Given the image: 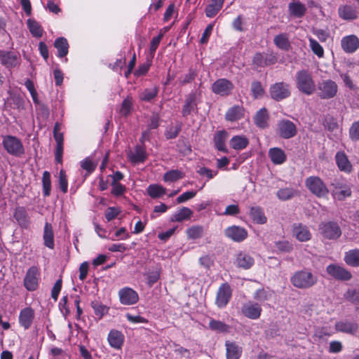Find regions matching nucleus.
Masks as SVG:
<instances>
[{"label":"nucleus","mask_w":359,"mask_h":359,"mask_svg":"<svg viewBox=\"0 0 359 359\" xmlns=\"http://www.w3.org/2000/svg\"><path fill=\"white\" fill-rule=\"evenodd\" d=\"M318 282V277L310 271L302 270L297 271L291 277L292 284L299 289H308L315 285Z\"/></svg>","instance_id":"nucleus-1"},{"label":"nucleus","mask_w":359,"mask_h":359,"mask_svg":"<svg viewBox=\"0 0 359 359\" xmlns=\"http://www.w3.org/2000/svg\"><path fill=\"white\" fill-rule=\"evenodd\" d=\"M297 87L302 93L310 95L315 90L316 86L311 74L306 70H301L297 74Z\"/></svg>","instance_id":"nucleus-2"},{"label":"nucleus","mask_w":359,"mask_h":359,"mask_svg":"<svg viewBox=\"0 0 359 359\" xmlns=\"http://www.w3.org/2000/svg\"><path fill=\"white\" fill-rule=\"evenodd\" d=\"M305 185L313 195L318 198L326 197L329 193L323 181L317 176H311L306 178Z\"/></svg>","instance_id":"nucleus-3"},{"label":"nucleus","mask_w":359,"mask_h":359,"mask_svg":"<svg viewBox=\"0 0 359 359\" xmlns=\"http://www.w3.org/2000/svg\"><path fill=\"white\" fill-rule=\"evenodd\" d=\"M338 91V86L331 79L323 80L317 86L318 96L323 100L334 97Z\"/></svg>","instance_id":"nucleus-4"},{"label":"nucleus","mask_w":359,"mask_h":359,"mask_svg":"<svg viewBox=\"0 0 359 359\" xmlns=\"http://www.w3.org/2000/svg\"><path fill=\"white\" fill-rule=\"evenodd\" d=\"M2 144L6 151L11 155L20 156L25 154V149L22 142L15 136H4L3 137Z\"/></svg>","instance_id":"nucleus-5"},{"label":"nucleus","mask_w":359,"mask_h":359,"mask_svg":"<svg viewBox=\"0 0 359 359\" xmlns=\"http://www.w3.org/2000/svg\"><path fill=\"white\" fill-rule=\"evenodd\" d=\"M276 133L281 138L290 139L297 135V129L293 122L287 119H283L277 123Z\"/></svg>","instance_id":"nucleus-6"},{"label":"nucleus","mask_w":359,"mask_h":359,"mask_svg":"<svg viewBox=\"0 0 359 359\" xmlns=\"http://www.w3.org/2000/svg\"><path fill=\"white\" fill-rule=\"evenodd\" d=\"M327 273L333 278L346 281L352 278L351 273L344 267L335 264H331L326 268Z\"/></svg>","instance_id":"nucleus-7"},{"label":"nucleus","mask_w":359,"mask_h":359,"mask_svg":"<svg viewBox=\"0 0 359 359\" xmlns=\"http://www.w3.org/2000/svg\"><path fill=\"white\" fill-rule=\"evenodd\" d=\"M320 230L323 236L327 239H337L341 234L340 227L334 222L321 223L320 224Z\"/></svg>","instance_id":"nucleus-8"},{"label":"nucleus","mask_w":359,"mask_h":359,"mask_svg":"<svg viewBox=\"0 0 359 359\" xmlns=\"http://www.w3.org/2000/svg\"><path fill=\"white\" fill-rule=\"evenodd\" d=\"M270 95L276 101L285 99L290 95V85L284 82L276 83L271 86Z\"/></svg>","instance_id":"nucleus-9"},{"label":"nucleus","mask_w":359,"mask_h":359,"mask_svg":"<svg viewBox=\"0 0 359 359\" xmlns=\"http://www.w3.org/2000/svg\"><path fill=\"white\" fill-rule=\"evenodd\" d=\"M331 186L333 187L332 195L334 198L338 201H344L351 196L352 192L350 187L344 183L334 180Z\"/></svg>","instance_id":"nucleus-10"},{"label":"nucleus","mask_w":359,"mask_h":359,"mask_svg":"<svg viewBox=\"0 0 359 359\" xmlns=\"http://www.w3.org/2000/svg\"><path fill=\"white\" fill-rule=\"evenodd\" d=\"M233 88V83L226 79H219L217 80L212 86L213 93L222 96L229 95Z\"/></svg>","instance_id":"nucleus-11"},{"label":"nucleus","mask_w":359,"mask_h":359,"mask_svg":"<svg viewBox=\"0 0 359 359\" xmlns=\"http://www.w3.org/2000/svg\"><path fill=\"white\" fill-rule=\"evenodd\" d=\"M120 302L123 305H133L138 302V294L132 288L124 287L119 290Z\"/></svg>","instance_id":"nucleus-12"},{"label":"nucleus","mask_w":359,"mask_h":359,"mask_svg":"<svg viewBox=\"0 0 359 359\" xmlns=\"http://www.w3.org/2000/svg\"><path fill=\"white\" fill-rule=\"evenodd\" d=\"M231 290L229 284H222L217 293L216 304L218 307H224L230 300Z\"/></svg>","instance_id":"nucleus-13"},{"label":"nucleus","mask_w":359,"mask_h":359,"mask_svg":"<svg viewBox=\"0 0 359 359\" xmlns=\"http://www.w3.org/2000/svg\"><path fill=\"white\" fill-rule=\"evenodd\" d=\"M225 234L236 242H241L245 240L248 236L247 231L238 226H232L225 231Z\"/></svg>","instance_id":"nucleus-14"},{"label":"nucleus","mask_w":359,"mask_h":359,"mask_svg":"<svg viewBox=\"0 0 359 359\" xmlns=\"http://www.w3.org/2000/svg\"><path fill=\"white\" fill-rule=\"evenodd\" d=\"M288 12L291 17L301 18L306 12V6L299 1L292 0L288 4Z\"/></svg>","instance_id":"nucleus-15"},{"label":"nucleus","mask_w":359,"mask_h":359,"mask_svg":"<svg viewBox=\"0 0 359 359\" xmlns=\"http://www.w3.org/2000/svg\"><path fill=\"white\" fill-rule=\"evenodd\" d=\"M242 313L248 318L257 319L262 312V308L258 304L248 303L243 306Z\"/></svg>","instance_id":"nucleus-16"},{"label":"nucleus","mask_w":359,"mask_h":359,"mask_svg":"<svg viewBox=\"0 0 359 359\" xmlns=\"http://www.w3.org/2000/svg\"><path fill=\"white\" fill-rule=\"evenodd\" d=\"M339 16L345 20H354L358 18L356 8L351 5H342L338 8Z\"/></svg>","instance_id":"nucleus-17"},{"label":"nucleus","mask_w":359,"mask_h":359,"mask_svg":"<svg viewBox=\"0 0 359 359\" xmlns=\"http://www.w3.org/2000/svg\"><path fill=\"white\" fill-rule=\"evenodd\" d=\"M37 269L35 267L30 268L25 277L24 285L29 291H34L38 286L36 278Z\"/></svg>","instance_id":"nucleus-18"},{"label":"nucleus","mask_w":359,"mask_h":359,"mask_svg":"<svg viewBox=\"0 0 359 359\" xmlns=\"http://www.w3.org/2000/svg\"><path fill=\"white\" fill-rule=\"evenodd\" d=\"M293 235L301 242H305L311 238V233L306 226L302 224H294L292 226Z\"/></svg>","instance_id":"nucleus-19"},{"label":"nucleus","mask_w":359,"mask_h":359,"mask_svg":"<svg viewBox=\"0 0 359 359\" xmlns=\"http://www.w3.org/2000/svg\"><path fill=\"white\" fill-rule=\"evenodd\" d=\"M341 47L346 53H353L359 48V39L355 35L345 36L341 40Z\"/></svg>","instance_id":"nucleus-20"},{"label":"nucleus","mask_w":359,"mask_h":359,"mask_svg":"<svg viewBox=\"0 0 359 359\" xmlns=\"http://www.w3.org/2000/svg\"><path fill=\"white\" fill-rule=\"evenodd\" d=\"M34 317L32 309L27 307L20 311L19 316L20 324L25 328L28 329L31 326Z\"/></svg>","instance_id":"nucleus-21"},{"label":"nucleus","mask_w":359,"mask_h":359,"mask_svg":"<svg viewBox=\"0 0 359 359\" xmlns=\"http://www.w3.org/2000/svg\"><path fill=\"white\" fill-rule=\"evenodd\" d=\"M14 217L16 219L18 224L22 227L27 229L28 228L30 219L27 212V210L23 207H18L15 210Z\"/></svg>","instance_id":"nucleus-22"},{"label":"nucleus","mask_w":359,"mask_h":359,"mask_svg":"<svg viewBox=\"0 0 359 359\" xmlns=\"http://www.w3.org/2000/svg\"><path fill=\"white\" fill-rule=\"evenodd\" d=\"M229 134L224 130L217 131L214 136V142L215 147L221 151L227 153L228 150L225 145V142L228 138Z\"/></svg>","instance_id":"nucleus-23"},{"label":"nucleus","mask_w":359,"mask_h":359,"mask_svg":"<svg viewBox=\"0 0 359 359\" xmlns=\"http://www.w3.org/2000/svg\"><path fill=\"white\" fill-rule=\"evenodd\" d=\"M335 329L337 332L347 334H355L358 328V324L348 321H339L335 323Z\"/></svg>","instance_id":"nucleus-24"},{"label":"nucleus","mask_w":359,"mask_h":359,"mask_svg":"<svg viewBox=\"0 0 359 359\" xmlns=\"http://www.w3.org/2000/svg\"><path fill=\"white\" fill-rule=\"evenodd\" d=\"M244 116V109L238 105L233 106L229 109L225 115L228 121H236Z\"/></svg>","instance_id":"nucleus-25"},{"label":"nucleus","mask_w":359,"mask_h":359,"mask_svg":"<svg viewBox=\"0 0 359 359\" xmlns=\"http://www.w3.org/2000/svg\"><path fill=\"white\" fill-rule=\"evenodd\" d=\"M226 348L227 359H239L242 353V348L235 342L226 341L225 344Z\"/></svg>","instance_id":"nucleus-26"},{"label":"nucleus","mask_w":359,"mask_h":359,"mask_svg":"<svg viewBox=\"0 0 359 359\" xmlns=\"http://www.w3.org/2000/svg\"><path fill=\"white\" fill-rule=\"evenodd\" d=\"M276 58L272 56H267L266 55L257 53L255 55L252 62L257 67H265L276 62Z\"/></svg>","instance_id":"nucleus-27"},{"label":"nucleus","mask_w":359,"mask_h":359,"mask_svg":"<svg viewBox=\"0 0 359 359\" xmlns=\"http://www.w3.org/2000/svg\"><path fill=\"white\" fill-rule=\"evenodd\" d=\"M269 156L274 164H282L286 161V155L283 149L274 147L269 151Z\"/></svg>","instance_id":"nucleus-28"},{"label":"nucleus","mask_w":359,"mask_h":359,"mask_svg":"<svg viewBox=\"0 0 359 359\" xmlns=\"http://www.w3.org/2000/svg\"><path fill=\"white\" fill-rule=\"evenodd\" d=\"M269 116L266 109L262 108L259 110L255 116V123L260 128H266L269 126Z\"/></svg>","instance_id":"nucleus-29"},{"label":"nucleus","mask_w":359,"mask_h":359,"mask_svg":"<svg viewBox=\"0 0 359 359\" xmlns=\"http://www.w3.org/2000/svg\"><path fill=\"white\" fill-rule=\"evenodd\" d=\"M250 215L253 222L257 224H264L267 221L262 209L259 206L251 207Z\"/></svg>","instance_id":"nucleus-30"},{"label":"nucleus","mask_w":359,"mask_h":359,"mask_svg":"<svg viewBox=\"0 0 359 359\" xmlns=\"http://www.w3.org/2000/svg\"><path fill=\"white\" fill-rule=\"evenodd\" d=\"M336 162L339 168L344 172H349L351 170V164L349 162L346 154L342 151H339L336 154Z\"/></svg>","instance_id":"nucleus-31"},{"label":"nucleus","mask_w":359,"mask_h":359,"mask_svg":"<svg viewBox=\"0 0 359 359\" xmlns=\"http://www.w3.org/2000/svg\"><path fill=\"white\" fill-rule=\"evenodd\" d=\"M196 95L189 94L185 100V103L182 108V116L186 117L189 115L195 109H196Z\"/></svg>","instance_id":"nucleus-32"},{"label":"nucleus","mask_w":359,"mask_h":359,"mask_svg":"<svg viewBox=\"0 0 359 359\" xmlns=\"http://www.w3.org/2000/svg\"><path fill=\"white\" fill-rule=\"evenodd\" d=\"M0 60L7 67H13L18 64L17 56L11 52L0 51Z\"/></svg>","instance_id":"nucleus-33"},{"label":"nucleus","mask_w":359,"mask_h":359,"mask_svg":"<svg viewBox=\"0 0 359 359\" xmlns=\"http://www.w3.org/2000/svg\"><path fill=\"white\" fill-rule=\"evenodd\" d=\"M236 264L238 267L248 269L254 264V259L249 255L240 252L236 257Z\"/></svg>","instance_id":"nucleus-34"},{"label":"nucleus","mask_w":359,"mask_h":359,"mask_svg":"<svg viewBox=\"0 0 359 359\" xmlns=\"http://www.w3.org/2000/svg\"><path fill=\"white\" fill-rule=\"evenodd\" d=\"M43 238L44 241V245L50 249H53L54 235L53 227L52 225L48 222L45 224Z\"/></svg>","instance_id":"nucleus-35"},{"label":"nucleus","mask_w":359,"mask_h":359,"mask_svg":"<svg viewBox=\"0 0 359 359\" xmlns=\"http://www.w3.org/2000/svg\"><path fill=\"white\" fill-rule=\"evenodd\" d=\"M345 262L351 266H359V249L350 250L345 253Z\"/></svg>","instance_id":"nucleus-36"},{"label":"nucleus","mask_w":359,"mask_h":359,"mask_svg":"<svg viewBox=\"0 0 359 359\" xmlns=\"http://www.w3.org/2000/svg\"><path fill=\"white\" fill-rule=\"evenodd\" d=\"M224 0H210L206 6L205 14L208 17H214L222 8Z\"/></svg>","instance_id":"nucleus-37"},{"label":"nucleus","mask_w":359,"mask_h":359,"mask_svg":"<svg viewBox=\"0 0 359 359\" xmlns=\"http://www.w3.org/2000/svg\"><path fill=\"white\" fill-rule=\"evenodd\" d=\"M54 138L57 142L56 149H55V161L61 163L62 161V154H63V134L62 133L53 134Z\"/></svg>","instance_id":"nucleus-38"},{"label":"nucleus","mask_w":359,"mask_h":359,"mask_svg":"<svg viewBox=\"0 0 359 359\" xmlns=\"http://www.w3.org/2000/svg\"><path fill=\"white\" fill-rule=\"evenodd\" d=\"M249 144L248 139L243 135H236L230 140V146L236 150L245 149Z\"/></svg>","instance_id":"nucleus-39"},{"label":"nucleus","mask_w":359,"mask_h":359,"mask_svg":"<svg viewBox=\"0 0 359 359\" xmlns=\"http://www.w3.org/2000/svg\"><path fill=\"white\" fill-rule=\"evenodd\" d=\"M54 46L57 50V55L60 57H63L68 53L69 44L67 39L64 37L57 38L55 43Z\"/></svg>","instance_id":"nucleus-40"},{"label":"nucleus","mask_w":359,"mask_h":359,"mask_svg":"<svg viewBox=\"0 0 359 359\" xmlns=\"http://www.w3.org/2000/svg\"><path fill=\"white\" fill-rule=\"evenodd\" d=\"M108 341L112 347L120 348L123 344V335L118 331H111L108 336Z\"/></svg>","instance_id":"nucleus-41"},{"label":"nucleus","mask_w":359,"mask_h":359,"mask_svg":"<svg viewBox=\"0 0 359 359\" xmlns=\"http://www.w3.org/2000/svg\"><path fill=\"white\" fill-rule=\"evenodd\" d=\"M128 156L134 163L143 162L147 158L145 149L141 146H137L135 152H130Z\"/></svg>","instance_id":"nucleus-42"},{"label":"nucleus","mask_w":359,"mask_h":359,"mask_svg":"<svg viewBox=\"0 0 359 359\" xmlns=\"http://www.w3.org/2000/svg\"><path fill=\"white\" fill-rule=\"evenodd\" d=\"M186 233L189 239H198L203 237L204 229L202 226L196 225L188 228Z\"/></svg>","instance_id":"nucleus-43"},{"label":"nucleus","mask_w":359,"mask_h":359,"mask_svg":"<svg viewBox=\"0 0 359 359\" xmlns=\"http://www.w3.org/2000/svg\"><path fill=\"white\" fill-rule=\"evenodd\" d=\"M273 42L277 47L283 50H287L290 46L287 34H280L276 36Z\"/></svg>","instance_id":"nucleus-44"},{"label":"nucleus","mask_w":359,"mask_h":359,"mask_svg":"<svg viewBox=\"0 0 359 359\" xmlns=\"http://www.w3.org/2000/svg\"><path fill=\"white\" fill-rule=\"evenodd\" d=\"M158 92V88L156 86L151 88H147L140 93L139 97L142 101L150 102L156 97Z\"/></svg>","instance_id":"nucleus-45"},{"label":"nucleus","mask_w":359,"mask_h":359,"mask_svg":"<svg viewBox=\"0 0 359 359\" xmlns=\"http://www.w3.org/2000/svg\"><path fill=\"white\" fill-rule=\"evenodd\" d=\"M147 192L151 198H156L165 194L166 189L161 185L151 184L148 187Z\"/></svg>","instance_id":"nucleus-46"},{"label":"nucleus","mask_w":359,"mask_h":359,"mask_svg":"<svg viewBox=\"0 0 359 359\" xmlns=\"http://www.w3.org/2000/svg\"><path fill=\"white\" fill-rule=\"evenodd\" d=\"M193 212L189 208L184 207L179 212L175 213L173 215L172 220L175 222H182L184 220L188 219L192 215Z\"/></svg>","instance_id":"nucleus-47"},{"label":"nucleus","mask_w":359,"mask_h":359,"mask_svg":"<svg viewBox=\"0 0 359 359\" xmlns=\"http://www.w3.org/2000/svg\"><path fill=\"white\" fill-rule=\"evenodd\" d=\"M27 25L32 34L37 38H40L43 34V29L39 22L34 20L29 19Z\"/></svg>","instance_id":"nucleus-48"},{"label":"nucleus","mask_w":359,"mask_h":359,"mask_svg":"<svg viewBox=\"0 0 359 359\" xmlns=\"http://www.w3.org/2000/svg\"><path fill=\"white\" fill-rule=\"evenodd\" d=\"M297 194L292 188H283L277 191V197L281 201H287L293 198Z\"/></svg>","instance_id":"nucleus-49"},{"label":"nucleus","mask_w":359,"mask_h":359,"mask_svg":"<svg viewBox=\"0 0 359 359\" xmlns=\"http://www.w3.org/2000/svg\"><path fill=\"white\" fill-rule=\"evenodd\" d=\"M209 327L212 330L219 332H228L229 326L222 321L212 319L209 323Z\"/></svg>","instance_id":"nucleus-50"},{"label":"nucleus","mask_w":359,"mask_h":359,"mask_svg":"<svg viewBox=\"0 0 359 359\" xmlns=\"http://www.w3.org/2000/svg\"><path fill=\"white\" fill-rule=\"evenodd\" d=\"M43 191L45 196H49L51 191L50 174L48 171H44L42 177Z\"/></svg>","instance_id":"nucleus-51"},{"label":"nucleus","mask_w":359,"mask_h":359,"mask_svg":"<svg viewBox=\"0 0 359 359\" xmlns=\"http://www.w3.org/2000/svg\"><path fill=\"white\" fill-rule=\"evenodd\" d=\"M184 174L178 170H171L164 174L163 180L165 182H175L183 178Z\"/></svg>","instance_id":"nucleus-52"},{"label":"nucleus","mask_w":359,"mask_h":359,"mask_svg":"<svg viewBox=\"0 0 359 359\" xmlns=\"http://www.w3.org/2000/svg\"><path fill=\"white\" fill-rule=\"evenodd\" d=\"M345 299L353 304H359V291L355 289H348L344 294Z\"/></svg>","instance_id":"nucleus-53"},{"label":"nucleus","mask_w":359,"mask_h":359,"mask_svg":"<svg viewBox=\"0 0 359 359\" xmlns=\"http://www.w3.org/2000/svg\"><path fill=\"white\" fill-rule=\"evenodd\" d=\"M91 306L94 309L95 313L100 318L102 317L105 313L108 312L109 308L98 302H93Z\"/></svg>","instance_id":"nucleus-54"},{"label":"nucleus","mask_w":359,"mask_h":359,"mask_svg":"<svg viewBox=\"0 0 359 359\" xmlns=\"http://www.w3.org/2000/svg\"><path fill=\"white\" fill-rule=\"evenodd\" d=\"M309 43L310 47L313 53L316 54L319 57H323L324 50L323 47L319 44V43L316 40L311 38L309 39Z\"/></svg>","instance_id":"nucleus-55"},{"label":"nucleus","mask_w":359,"mask_h":359,"mask_svg":"<svg viewBox=\"0 0 359 359\" xmlns=\"http://www.w3.org/2000/svg\"><path fill=\"white\" fill-rule=\"evenodd\" d=\"M275 246L280 252H290L292 250V245L287 241H281L275 243Z\"/></svg>","instance_id":"nucleus-56"},{"label":"nucleus","mask_w":359,"mask_h":359,"mask_svg":"<svg viewBox=\"0 0 359 359\" xmlns=\"http://www.w3.org/2000/svg\"><path fill=\"white\" fill-rule=\"evenodd\" d=\"M251 91L255 98H257L263 95L264 90L259 81H253L251 84Z\"/></svg>","instance_id":"nucleus-57"},{"label":"nucleus","mask_w":359,"mask_h":359,"mask_svg":"<svg viewBox=\"0 0 359 359\" xmlns=\"http://www.w3.org/2000/svg\"><path fill=\"white\" fill-rule=\"evenodd\" d=\"M59 187L63 193L67 191L68 183L65 172L61 170L59 173Z\"/></svg>","instance_id":"nucleus-58"},{"label":"nucleus","mask_w":359,"mask_h":359,"mask_svg":"<svg viewBox=\"0 0 359 359\" xmlns=\"http://www.w3.org/2000/svg\"><path fill=\"white\" fill-rule=\"evenodd\" d=\"M349 135L351 140H359V121L352 124L349 130Z\"/></svg>","instance_id":"nucleus-59"},{"label":"nucleus","mask_w":359,"mask_h":359,"mask_svg":"<svg viewBox=\"0 0 359 359\" xmlns=\"http://www.w3.org/2000/svg\"><path fill=\"white\" fill-rule=\"evenodd\" d=\"M181 130V126L177 125L175 126L170 128L165 133V135L167 139H174L175 138Z\"/></svg>","instance_id":"nucleus-60"},{"label":"nucleus","mask_w":359,"mask_h":359,"mask_svg":"<svg viewBox=\"0 0 359 359\" xmlns=\"http://www.w3.org/2000/svg\"><path fill=\"white\" fill-rule=\"evenodd\" d=\"M111 186V194L115 196H121L126 191V187L118 182H112Z\"/></svg>","instance_id":"nucleus-61"},{"label":"nucleus","mask_w":359,"mask_h":359,"mask_svg":"<svg viewBox=\"0 0 359 359\" xmlns=\"http://www.w3.org/2000/svg\"><path fill=\"white\" fill-rule=\"evenodd\" d=\"M11 104L13 105L14 108L18 109L23 108L24 101L22 98L18 95H13L10 97Z\"/></svg>","instance_id":"nucleus-62"},{"label":"nucleus","mask_w":359,"mask_h":359,"mask_svg":"<svg viewBox=\"0 0 359 359\" xmlns=\"http://www.w3.org/2000/svg\"><path fill=\"white\" fill-rule=\"evenodd\" d=\"M131 106V100L129 99H125L122 102L121 107L120 109V114L124 116H128L130 111Z\"/></svg>","instance_id":"nucleus-63"},{"label":"nucleus","mask_w":359,"mask_h":359,"mask_svg":"<svg viewBox=\"0 0 359 359\" xmlns=\"http://www.w3.org/2000/svg\"><path fill=\"white\" fill-rule=\"evenodd\" d=\"M343 348L342 344L339 341H332L330 343L329 352L332 353H337L341 351Z\"/></svg>","instance_id":"nucleus-64"}]
</instances>
